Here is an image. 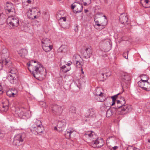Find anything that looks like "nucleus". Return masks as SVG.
<instances>
[{
    "mask_svg": "<svg viewBox=\"0 0 150 150\" xmlns=\"http://www.w3.org/2000/svg\"><path fill=\"white\" fill-rule=\"evenodd\" d=\"M27 65L28 70L36 79L40 80L44 77V73H45V70H44L42 65L38 64L36 61H30L27 64Z\"/></svg>",
    "mask_w": 150,
    "mask_h": 150,
    "instance_id": "nucleus-1",
    "label": "nucleus"
},
{
    "mask_svg": "<svg viewBox=\"0 0 150 150\" xmlns=\"http://www.w3.org/2000/svg\"><path fill=\"white\" fill-rule=\"evenodd\" d=\"M126 101L123 97L121 98L119 100H117L116 103H112L111 106L115 105L114 108L115 109L117 113L119 115H125L130 112L132 108L130 105H125Z\"/></svg>",
    "mask_w": 150,
    "mask_h": 150,
    "instance_id": "nucleus-2",
    "label": "nucleus"
},
{
    "mask_svg": "<svg viewBox=\"0 0 150 150\" xmlns=\"http://www.w3.org/2000/svg\"><path fill=\"white\" fill-rule=\"evenodd\" d=\"M7 22L9 26L12 28L17 27L19 24V21L18 18L12 14L7 18Z\"/></svg>",
    "mask_w": 150,
    "mask_h": 150,
    "instance_id": "nucleus-3",
    "label": "nucleus"
},
{
    "mask_svg": "<svg viewBox=\"0 0 150 150\" xmlns=\"http://www.w3.org/2000/svg\"><path fill=\"white\" fill-rule=\"evenodd\" d=\"M25 137V134L23 133L16 134L14 138L13 144L16 146L21 145L23 142Z\"/></svg>",
    "mask_w": 150,
    "mask_h": 150,
    "instance_id": "nucleus-4",
    "label": "nucleus"
},
{
    "mask_svg": "<svg viewBox=\"0 0 150 150\" xmlns=\"http://www.w3.org/2000/svg\"><path fill=\"white\" fill-rule=\"evenodd\" d=\"M40 14V11L36 8H33L30 9L27 13L28 17L31 19L38 18Z\"/></svg>",
    "mask_w": 150,
    "mask_h": 150,
    "instance_id": "nucleus-5",
    "label": "nucleus"
},
{
    "mask_svg": "<svg viewBox=\"0 0 150 150\" xmlns=\"http://www.w3.org/2000/svg\"><path fill=\"white\" fill-rule=\"evenodd\" d=\"M41 42L42 48L45 51H49L52 49V46L50 44L51 41L48 38H43Z\"/></svg>",
    "mask_w": 150,
    "mask_h": 150,
    "instance_id": "nucleus-6",
    "label": "nucleus"
},
{
    "mask_svg": "<svg viewBox=\"0 0 150 150\" xmlns=\"http://www.w3.org/2000/svg\"><path fill=\"white\" fill-rule=\"evenodd\" d=\"M16 112L20 117L23 119H26L30 116L29 111L23 107L21 108L18 110L16 111Z\"/></svg>",
    "mask_w": 150,
    "mask_h": 150,
    "instance_id": "nucleus-7",
    "label": "nucleus"
},
{
    "mask_svg": "<svg viewBox=\"0 0 150 150\" xmlns=\"http://www.w3.org/2000/svg\"><path fill=\"white\" fill-rule=\"evenodd\" d=\"M96 138L92 140L91 143V145L94 148L97 147L99 148L102 147L104 144V142L103 138H99L95 136Z\"/></svg>",
    "mask_w": 150,
    "mask_h": 150,
    "instance_id": "nucleus-8",
    "label": "nucleus"
},
{
    "mask_svg": "<svg viewBox=\"0 0 150 150\" xmlns=\"http://www.w3.org/2000/svg\"><path fill=\"white\" fill-rule=\"evenodd\" d=\"M51 109L53 113L58 115H61L63 110L62 107L56 104L52 105L51 107Z\"/></svg>",
    "mask_w": 150,
    "mask_h": 150,
    "instance_id": "nucleus-9",
    "label": "nucleus"
},
{
    "mask_svg": "<svg viewBox=\"0 0 150 150\" xmlns=\"http://www.w3.org/2000/svg\"><path fill=\"white\" fill-rule=\"evenodd\" d=\"M71 8L74 13H77L81 12L83 10L82 4L77 2H74L71 6Z\"/></svg>",
    "mask_w": 150,
    "mask_h": 150,
    "instance_id": "nucleus-10",
    "label": "nucleus"
},
{
    "mask_svg": "<svg viewBox=\"0 0 150 150\" xmlns=\"http://www.w3.org/2000/svg\"><path fill=\"white\" fill-rule=\"evenodd\" d=\"M30 130L32 133L34 134H40L42 133L44 130V128L42 126L36 127L35 125H33L31 127Z\"/></svg>",
    "mask_w": 150,
    "mask_h": 150,
    "instance_id": "nucleus-11",
    "label": "nucleus"
},
{
    "mask_svg": "<svg viewBox=\"0 0 150 150\" xmlns=\"http://www.w3.org/2000/svg\"><path fill=\"white\" fill-rule=\"evenodd\" d=\"M139 87L142 89L147 91H150V83L148 81L138 82Z\"/></svg>",
    "mask_w": 150,
    "mask_h": 150,
    "instance_id": "nucleus-12",
    "label": "nucleus"
},
{
    "mask_svg": "<svg viewBox=\"0 0 150 150\" xmlns=\"http://www.w3.org/2000/svg\"><path fill=\"white\" fill-rule=\"evenodd\" d=\"M66 14L64 11H60L57 13L56 15L57 19L60 22H65L66 20V18L64 16Z\"/></svg>",
    "mask_w": 150,
    "mask_h": 150,
    "instance_id": "nucleus-13",
    "label": "nucleus"
},
{
    "mask_svg": "<svg viewBox=\"0 0 150 150\" xmlns=\"http://www.w3.org/2000/svg\"><path fill=\"white\" fill-rule=\"evenodd\" d=\"M110 41V40L108 39L103 40L102 46L104 50L106 52L109 51L111 48Z\"/></svg>",
    "mask_w": 150,
    "mask_h": 150,
    "instance_id": "nucleus-14",
    "label": "nucleus"
},
{
    "mask_svg": "<svg viewBox=\"0 0 150 150\" xmlns=\"http://www.w3.org/2000/svg\"><path fill=\"white\" fill-rule=\"evenodd\" d=\"M119 20L121 24H124L126 27H127L126 25L129 24L128 23V18L127 14L125 13H123L120 15Z\"/></svg>",
    "mask_w": 150,
    "mask_h": 150,
    "instance_id": "nucleus-15",
    "label": "nucleus"
},
{
    "mask_svg": "<svg viewBox=\"0 0 150 150\" xmlns=\"http://www.w3.org/2000/svg\"><path fill=\"white\" fill-rule=\"evenodd\" d=\"M5 9L9 13L11 14L15 15V12L14 9V6L12 4L10 3H7L5 7Z\"/></svg>",
    "mask_w": 150,
    "mask_h": 150,
    "instance_id": "nucleus-16",
    "label": "nucleus"
},
{
    "mask_svg": "<svg viewBox=\"0 0 150 150\" xmlns=\"http://www.w3.org/2000/svg\"><path fill=\"white\" fill-rule=\"evenodd\" d=\"M121 81L123 82L127 83V82L130 80V77L127 73H124L121 75Z\"/></svg>",
    "mask_w": 150,
    "mask_h": 150,
    "instance_id": "nucleus-17",
    "label": "nucleus"
},
{
    "mask_svg": "<svg viewBox=\"0 0 150 150\" xmlns=\"http://www.w3.org/2000/svg\"><path fill=\"white\" fill-rule=\"evenodd\" d=\"M92 51L91 48L86 47L85 51L83 54V56L85 58H88L90 57L92 54Z\"/></svg>",
    "mask_w": 150,
    "mask_h": 150,
    "instance_id": "nucleus-18",
    "label": "nucleus"
},
{
    "mask_svg": "<svg viewBox=\"0 0 150 150\" xmlns=\"http://www.w3.org/2000/svg\"><path fill=\"white\" fill-rule=\"evenodd\" d=\"M101 89L100 88H97L96 90V92H95V95L96 96H99V98L100 97V99L99 101L100 102H102L104 100V98L103 93L101 92Z\"/></svg>",
    "mask_w": 150,
    "mask_h": 150,
    "instance_id": "nucleus-19",
    "label": "nucleus"
},
{
    "mask_svg": "<svg viewBox=\"0 0 150 150\" xmlns=\"http://www.w3.org/2000/svg\"><path fill=\"white\" fill-rule=\"evenodd\" d=\"M17 91L15 89H9L6 92V95L10 97H14L17 94Z\"/></svg>",
    "mask_w": 150,
    "mask_h": 150,
    "instance_id": "nucleus-20",
    "label": "nucleus"
},
{
    "mask_svg": "<svg viewBox=\"0 0 150 150\" xmlns=\"http://www.w3.org/2000/svg\"><path fill=\"white\" fill-rule=\"evenodd\" d=\"M9 105L8 101L7 100H5L3 102V105L1 110L2 111L6 112L8 109V105Z\"/></svg>",
    "mask_w": 150,
    "mask_h": 150,
    "instance_id": "nucleus-21",
    "label": "nucleus"
},
{
    "mask_svg": "<svg viewBox=\"0 0 150 150\" xmlns=\"http://www.w3.org/2000/svg\"><path fill=\"white\" fill-rule=\"evenodd\" d=\"M9 74L13 75L14 77H18V71L15 68L13 67L10 68Z\"/></svg>",
    "mask_w": 150,
    "mask_h": 150,
    "instance_id": "nucleus-22",
    "label": "nucleus"
},
{
    "mask_svg": "<svg viewBox=\"0 0 150 150\" xmlns=\"http://www.w3.org/2000/svg\"><path fill=\"white\" fill-rule=\"evenodd\" d=\"M95 113L96 111L95 109L93 108H90L88 111L87 116L88 117H95L96 116Z\"/></svg>",
    "mask_w": 150,
    "mask_h": 150,
    "instance_id": "nucleus-23",
    "label": "nucleus"
},
{
    "mask_svg": "<svg viewBox=\"0 0 150 150\" xmlns=\"http://www.w3.org/2000/svg\"><path fill=\"white\" fill-rule=\"evenodd\" d=\"M140 2L143 7L146 8L150 7V0H140Z\"/></svg>",
    "mask_w": 150,
    "mask_h": 150,
    "instance_id": "nucleus-24",
    "label": "nucleus"
},
{
    "mask_svg": "<svg viewBox=\"0 0 150 150\" xmlns=\"http://www.w3.org/2000/svg\"><path fill=\"white\" fill-rule=\"evenodd\" d=\"M19 54L22 57H24L27 54V50L25 49H23L19 50L18 52Z\"/></svg>",
    "mask_w": 150,
    "mask_h": 150,
    "instance_id": "nucleus-25",
    "label": "nucleus"
},
{
    "mask_svg": "<svg viewBox=\"0 0 150 150\" xmlns=\"http://www.w3.org/2000/svg\"><path fill=\"white\" fill-rule=\"evenodd\" d=\"M81 57L77 54H75L72 58L73 62L74 63H75L76 62H77V61H81Z\"/></svg>",
    "mask_w": 150,
    "mask_h": 150,
    "instance_id": "nucleus-26",
    "label": "nucleus"
},
{
    "mask_svg": "<svg viewBox=\"0 0 150 150\" xmlns=\"http://www.w3.org/2000/svg\"><path fill=\"white\" fill-rule=\"evenodd\" d=\"M18 77H14L13 75L9 74L8 77V81L11 83H13L17 81Z\"/></svg>",
    "mask_w": 150,
    "mask_h": 150,
    "instance_id": "nucleus-27",
    "label": "nucleus"
},
{
    "mask_svg": "<svg viewBox=\"0 0 150 150\" xmlns=\"http://www.w3.org/2000/svg\"><path fill=\"white\" fill-rule=\"evenodd\" d=\"M3 65H7L11 64V62L10 61V58L2 59L1 60V62Z\"/></svg>",
    "mask_w": 150,
    "mask_h": 150,
    "instance_id": "nucleus-28",
    "label": "nucleus"
},
{
    "mask_svg": "<svg viewBox=\"0 0 150 150\" xmlns=\"http://www.w3.org/2000/svg\"><path fill=\"white\" fill-rule=\"evenodd\" d=\"M94 21L95 22L96 25L98 26L104 25L106 23V22H101V21H99V19L97 20L96 18H94Z\"/></svg>",
    "mask_w": 150,
    "mask_h": 150,
    "instance_id": "nucleus-29",
    "label": "nucleus"
},
{
    "mask_svg": "<svg viewBox=\"0 0 150 150\" xmlns=\"http://www.w3.org/2000/svg\"><path fill=\"white\" fill-rule=\"evenodd\" d=\"M140 76L141 78V81H139L138 82L147 81L148 77L147 76L144 75H142Z\"/></svg>",
    "mask_w": 150,
    "mask_h": 150,
    "instance_id": "nucleus-30",
    "label": "nucleus"
},
{
    "mask_svg": "<svg viewBox=\"0 0 150 150\" xmlns=\"http://www.w3.org/2000/svg\"><path fill=\"white\" fill-rule=\"evenodd\" d=\"M73 131L69 129H67L65 132V135L66 138H69L71 137V134L73 132Z\"/></svg>",
    "mask_w": 150,
    "mask_h": 150,
    "instance_id": "nucleus-31",
    "label": "nucleus"
},
{
    "mask_svg": "<svg viewBox=\"0 0 150 150\" xmlns=\"http://www.w3.org/2000/svg\"><path fill=\"white\" fill-rule=\"evenodd\" d=\"M61 68L62 71L64 72H67V71H69L71 69V67H68L65 65H63L61 67Z\"/></svg>",
    "mask_w": 150,
    "mask_h": 150,
    "instance_id": "nucleus-32",
    "label": "nucleus"
},
{
    "mask_svg": "<svg viewBox=\"0 0 150 150\" xmlns=\"http://www.w3.org/2000/svg\"><path fill=\"white\" fill-rule=\"evenodd\" d=\"M114 113L113 110L112 109H108L106 112V116L108 117H110Z\"/></svg>",
    "mask_w": 150,
    "mask_h": 150,
    "instance_id": "nucleus-33",
    "label": "nucleus"
},
{
    "mask_svg": "<svg viewBox=\"0 0 150 150\" xmlns=\"http://www.w3.org/2000/svg\"><path fill=\"white\" fill-rule=\"evenodd\" d=\"M103 16L104 17V18H101L99 19V21H101V22H106L105 24L104 25H101V26H102V28H104L105 27V26L107 25V20L106 18V17L104 15H103Z\"/></svg>",
    "mask_w": 150,
    "mask_h": 150,
    "instance_id": "nucleus-34",
    "label": "nucleus"
},
{
    "mask_svg": "<svg viewBox=\"0 0 150 150\" xmlns=\"http://www.w3.org/2000/svg\"><path fill=\"white\" fill-rule=\"evenodd\" d=\"M92 132H93L92 131H88L86 132L84 134V135L86 137H88L91 138L93 136Z\"/></svg>",
    "mask_w": 150,
    "mask_h": 150,
    "instance_id": "nucleus-35",
    "label": "nucleus"
},
{
    "mask_svg": "<svg viewBox=\"0 0 150 150\" xmlns=\"http://www.w3.org/2000/svg\"><path fill=\"white\" fill-rule=\"evenodd\" d=\"M106 71H107L104 74L102 73L101 74L102 76H104V75L105 74V75L106 76V77H108L110 76L112 74V73H111V71H110L109 70H107Z\"/></svg>",
    "mask_w": 150,
    "mask_h": 150,
    "instance_id": "nucleus-36",
    "label": "nucleus"
},
{
    "mask_svg": "<svg viewBox=\"0 0 150 150\" xmlns=\"http://www.w3.org/2000/svg\"><path fill=\"white\" fill-rule=\"evenodd\" d=\"M120 93H118L116 95H115L114 96H112L111 97V98L112 99V103L114 102L115 103H116V101L117 100L116 99L117 98V97L118 95H119Z\"/></svg>",
    "mask_w": 150,
    "mask_h": 150,
    "instance_id": "nucleus-37",
    "label": "nucleus"
},
{
    "mask_svg": "<svg viewBox=\"0 0 150 150\" xmlns=\"http://www.w3.org/2000/svg\"><path fill=\"white\" fill-rule=\"evenodd\" d=\"M35 125V126L36 127H38L39 126H42V125L41 122L39 120H37L35 122V124H34Z\"/></svg>",
    "mask_w": 150,
    "mask_h": 150,
    "instance_id": "nucleus-38",
    "label": "nucleus"
},
{
    "mask_svg": "<svg viewBox=\"0 0 150 150\" xmlns=\"http://www.w3.org/2000/svg\"><path fill=\"white\" fill-rule=\"evenodd\" d=\"M127 150H140L139 149L132 146H129L127 148Z\"/></svg>",
    "mask_w": 150,
    "mask_h": 150,
    "instance_id": "nucleus-39",
    "label": "nucleus"
},
{
    "mask_svg": "<svg viewBox=\"0 0 150 150\" xmlns=\"http://www.w3.org/2000/svg\"><path fill=\"white\" fill-rule=\"evenodd\" d=\"M70 111L72 113L76 112V108L73 106H71L70 108Z\"/></svg>",
    "mask_w": 150,
    "mask_h": 150,
    "instance_id": "nucleus-40",
    "label": "nucleus"
},
{
    "mask_svg": "<svg viewBox=\"0 0 150 150\" xmlns=\"http://www.w3.org/2000/svg\"><path fill=\"white\" fill-rule=\"evenodd\" d=\"M128 51H127L126 52H124L123 54V57L125 58L126 59H127L128 58Z\"/></svg>",
    "mask_w": 150,
    "mask_h": 150,
    "instance_id": "nucleus-41",
    "label": "nucleus"
},
{
    "mask_svg": "<svg viewBox=\"0 0 150 150\" xmlns=\"http://www.w3.org/2000/svg\"><path fill=\"white\" fill-rule=\"evenodd\" d=\"M81 61H77V62H76L75 64H76V66L77 68H80L81 67Z\"/></svg>",
    "mask_w": 150,
    "mask_h": 150,
    "instance_id": "nucleus-42",
    "label": "nucleus"
},
{
    "mask_svg": "<svg viewBox=\"0 0 150 150\" xmlns=\"http://www.w3.org/2000/svg\"><path fill=\"white\" fill-rule=\"evenodd\" d=\"M146 107L148 109V111L149 112L150 111V103H147L146 104Z\"/></svg>",
    "mask_w": 150,
    "mask_h": 150,
    "instance_id": "nucleus-43",
    "label": "nucleus"
},
{
    "mask_svg": "<svg viewBox=\"0 0 150 150\" xmlns=\"http://www.w3.org/2000/svg\"><path fill=\"white\" fill-rule=\"evenodd\" d=\"M4 16L3 13H0V25L2 24L3 22L2 20V17Z\"/></svg>",
    "mask_w": 150,
    "mask_h": 150,
    "instance_id": "nucleus-44",
    "label": "nucleus"
},
{
    "mask_svg": "<svg viewBox=\"0 0 150 150\" xmlns=\"http://www.w3.org/2000/svg\"><path fill=\"white\" fill-rule=\"evenodd\" d=\"M58 131L60 132H62L63 131V130L62 127H58Z\"/></svg>",
    "mask_w": 150,
    "mask_h": 150,
    "instance_id": "nucleus-45",
    "label": "nucleus"
},
{
    "mask_svg": "<svg viewBox=\"0 0 150 150\" xmlns=\"http://www.w3.org/2000/svg\"><path fill=\"white\" fill-rule=\"evenodd\" d=\"M61 123L62 124H63L62 125L63 126H64L66 125V123L65 122V120H64L62 122H61L60 123Z\"/></svg>",
    "mask_w": 150,
    "mask_h": 150,
    "instance_id": "nucleus-46",
    "label": "nucleus"
},
{
    "mask_svg": "<svg viewBox=\"0 0 150 150\" xmlns=\"http://www.w3.org/2000/svg\"><path fill=\"white\" fill-rule=\"evenodd\" d=\"M83 1L87 2L88 3H91V0H83Z\"/></svg>",
    "mask_w": 150,
    "mask_h": 150,
    "instance_id": "nucleus-47",
    "label": "nucleus"
},
{
    "mask_svg": "<svg viewBox=\"0 0 150 150\" xmlns=\"http://www.w3.org/2000/svg\"><path fill=\"white\" fill-rule=\"evenodd\" d=\"M24 2H26L28 4H30L31 2V0H26L25 1H24Z\"/></svg>",
    "mask_w": 150,
    "mask_h": 150,
    "instance_id": "nucleus-48",
    "label": "nucleus"
},
{
    "mask_svg": "<svg viewBox=\"0 0 150 150\" xmlns=\"http://www.w3.org/2000/svg\"><path fill=\"white\" fill-rule=\"evenodd\" d=\"M83 5L84 6H86L90 4V3H88L87 2H85V1H83Z\"/></svg>",
    "mask_w": 150,
    "mask_h": 150,
    "instance_id": "nucleus-49",
    "label": "nucleus"
},
{
    "mask_svg": "<svg viewBox=\"0 0 150 150\" xmlns=\"http://www.w3.org/2000/svg\"><path fill=\"white\" fill-rule=\"evenodd\" d=\"M3 93V91L2 90V88L1 86L0 85V94H1Z\"/></svg>",
    "mask_w": 150,
    "mask_h": 150,
    "instance_id": "nucleus-50",
    "label": "nucleus"
},
{
    "mask_svg": "<svg viewBox=\"0 0 150 150\" xmlns=\"http://www.w3.org/2000/svg\"><path fill=\"white\" fill-rule=\"evenodd\" d=\"M47 106L46 105V103H43L42 104V106L43 107L46 108Z\"/></svg>",
    "mask_w": 150,
    "mask_h": 150,
    "instance_id": "nucleus-51",
    "label": "nucleus"
},
{
    "mask_svg": "<svg viewBox=\"0 0 150 150\" xmlns=\"http://www.w3.org/2000/svg\"><path fill=\"white\" fill-rule=\"evenodd\" d=\"M72 63V62H71V63H68V64H67V67H69L71 65V64Z\"/></svg>",
    "mask_w": 150,
    "mask_h": 150,
    "instance_id": "nucleus-52",
    "label": "nucleus"
},
{
    "mask_svg": "<svg viewBox=\"0 0 150 150\" xmlns=\"http://www.w3.org/2000/svg\"><path fill=\"white\" fill-rule=\"evenodd\" d=\"M118 148V147L117 146H115L113 147V149L114 150H115L116 149Z\"/></svg>",
    "mask_w": 150,
    "mask_h": 150,
    "instance_id": "nucleus-53",
    "label": "nucleus"
},
{
    "mask_svg": "<svg viewBox=\"0 0 150 150\" xmlns=\"http://www.w3.org/2000/svg\"><path fill=\"white\" fill-rule=\"evenodd\" d=\"M148 142L149 143H150V139H148ZM148 147L149 148H150V146H149V144H148Z\"/></svg>",
    "mask_w": 150,
    "mask_h": 150,
    "instance_id": "nucleus-54",
    "label": "nucleus"
},
{
    "mask_svg": "<svg viewBox=\"0 0 150 150\" xmlns=\"http://www.w3.org/2000/svg\"><path fill=\"white\" fill-rule=\"evenodd\" d=\"M54 130H57L58 131V128L56 127H55L54 128Z\"/></svg>",
    "mask_w": 150,
    "mask_h": 150,
    "instance_id": "nucleus-55",
    "label": "nucleus"
},
{
    "mask_svg": "<svg viewBox=\"0 0 150 150\" xmlns=\"http://www.w3.org/2000/svg\"><path fill=\"white\" fill-rule=\"evenodd\" d=\"M81 71L82 73L83 74H84V72L83 71V69L82 68H81Z\"/></svg>",
    "mask_w": 150,
    "mask_h": 150,
    "instance_id": "nucleus-56",
    "label": "nucleus"
},
{
    "mask_svg": "<svg viewBox=\"0 0 150 150\" xmlns=\"http://www.w3.org/2000/svg\"><path fill=\"white\" fill-rule=\"evenodd\" d=\"M15 2H18L19 0H14Z\"/></svg>",
    "mask_w": 150,
    "mask_h": 150,
    "instance_id": "nucleus-57",
    "label": "nucleus"
},
{
    "mask_svg": "<svg viewBox=\"0 0 150 150\" xmlns=\"http://www.w3.org/2000/svg\"><path fill=\"white\" fill-rule=\"evenodd\" d=\"M85 12H87V11H88V10H85Z\"/></svg>",
    "mask_w": 150,
    "mask_h": 150,
    "instance_id": "nucleus-58",
    "label": "nucleus"
},
{
    "mask_svg": "<svg viewBox=\"0 0 150 150\" xmlns=\"http://www.w3.org/2000/svg\"><path fill=\"white\" fill-rule=\"evenodd\" d=\"M61 26H62V25H61ZM62 27H63V26H62Z\"/></svg>",
    "mask_w": 150,
    "mask_h": 150,
    "instance_id": "nucleus-59",
    "label": "nucleus"
}]
</instances>
